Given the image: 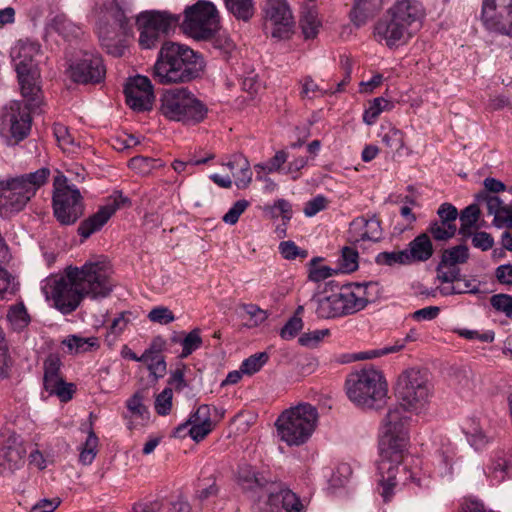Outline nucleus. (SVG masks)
I'll list each match as a JSON object with an SVG mask.
<instances>
[{
	"instance_id": "f257e3e1",
	"label": "nucleus",
	"mask_w": 512,
	"mask_h": 512,
	"mask_svg": "<svg viewBox=\"0 0 512 512\" xmlns=\"http://www.w3.org/2000/svg\"><path fill=\"white\" fill-rule=\"evenodd\" d=\"M397 395L400 403L389 408L379 431L383 453L396 458L409 446L411 417L408 413L420 416L428 412L434 396V386L427 372L411 368L399 376Z\"/></svg>"
},
{
	"instance_id": "f03ea898",
	"label": "nucleus",
	"mask_w": 512,
	"mask_h": 512,
	"mask_svg": "<svg viewBox=\"0 0 512 512\" xmlns=\"http://www.w3.org/2000/svg\"><path fill=\"white\" fill-rule=\"evenodd\" d=\"M111 269L104 260L89 261L82 267H68L62 276L47 280L43 292L64 314L71 313L84 297H106L112 289Z\"/></svg>"
},
{
	"instance_id": "7ed1b4c3",
	"label": "nucleus",
	"mask_w": 512,
	"mask_h": 512,
	"mask_svg": "<svg viewBox=\"0 0 512 512\" xmlns=\"http://www.w3.org/2000/svg\"><path fill=\"white\" fill-rule=\"evenodd\" d=\"M39 52V44L30 40H19L11 49L21 93L29 102L23 104L20 101H12L3 114V125L8 127L12 137L18 141L28 135L31 127L29 105L37 106L40 100V72L35 61Z\"/></svg>"
},
{
	"instance_id": "20e7f679",
	"label": "nucleus",
	"mask_w": 512,
	"mask_h": 512,
	"mask_svg": "<svg viewBox=\"0 0 512 512\" xmlns=\"http://www.w3.org/2000/svg\"><path fill=\"white\" fill-rule=\"evenodd\" d=\"M203 68L202 57L191 48L164 42L153 67V77L163 85L185 83L197 78Z\"/></svg>"
},
{
	"instance_id": "39448f33",
	"label": "nucleus",
	"mask_w": 512,
	"mask_h": 512,
	"mask_svg": "<svg viewBox=\"0 0 512 512\" xmlns=\"http://www.w3.org/2000/svg\"><path fill=\"white\" fill-rule=\"evenodd\" d=\"M50 176L41 168L14 177H0V216L10 217L23 211Z\"/></svg>"
},
{
	"instance_id": "423d86ee",
	"label": "nucleus",
	"mask_w": 512,
	"mask_h": 512,
	"mask_svg": "<svg viewBox=\"0 0 512 512\" xmlns=\"http://www.w3.org/2000/svg\"><path fill=\"white\" fill-rule=\"evenodd\" d=\"M319 318L330 319L354 314L368 303L366 289L360 284H349L338 289L325 288L311 300Z\"/></svg>"
},
{
	"instance_id": "0eeeda50",
	"label": "nucleus",
	"mask_w": 512,
	"mask_h": 512,
	"mask_svg": "<svg viewBox=\"0 0 512 512\" xmlns=\"http://www.w3.org/2000/svg\"><path fill=\"white\" fill-rule=\"evenodd\" d=\"M319 421L315 406L300 403L283 411L275 425L279 438L289 446H300L313 435Z\"/></svg>"
},
{
	"instance_id": "6e6552de",
	"label": "nucleus",
	"mask_w": 512,
	"mask_h": 512,
	"mask_svg": "<svg viewBox=\"0 0 512 512\" xmlns=\"http://www.w3.org/2000/svg\"><path fill=\"white\" fill-rule=\"evenodd\" d=\"M345 388L349 400L363 408L379 407L388 394L385 377L372 367L350 373L346 378Z\"/></svg>"
},
{
	"instance_id": "1a4fd4ad",
	"label": "nucleus",
	"mask_w": 512,
	"mask_h": 512,
	"mask_svg": "<svg viewBox=\"0 0 512 512\" xmlns=\"http://www.w3.org/2000/svg\"><path fill=\"white\" fill-rule=\"evenodd\" d=\"M160 102L161 114L172 121L197 124L207 116L206 105L184 87L166 90Z\"/></svg>"
},
{
	"instance_id": "9d476101",
	"label": "nucleus",
	"mask_w": 512,
	"mask_h": 512,
	"mask_svg": "<svg viewBox=\"0 0 512 512\" xmlns=\"http://www.w3.org/2000/svg\"><path fill=\"white\" fill-rule=\"evenodd\" d=\"M53 211L62 225L74 224L83 214L84 204L80 191L59 175L54 179Z\"/></svg>"
},
{
	"instance_id": "9b49d317",
	"label": "nucleus",
	"mask_w": 512,
	"mask_h": 512,
	"mask_svg": "<svg viewBox=\"0 0 512 512\" xmlns=\"http://www.w3.org/2000/svg\"><path fill=\"white\" fill-rule=\"evenodd\" d=\"M183 31L195 39H207L219 28L217 10L211 2L199 1L185 11Z\"/></svg>"
},
{
	"instance_id": "f8f14e48",
	"label": "nucleus",
	"mask_w": 512,
	"mask_h": 512,
	"mask_svg": "<svg viewBox=\"0 0 512 512\" xmlns=\"http://www.w3.org/2000/svg\"><path fill=\"white\" fill-rule=\"evenodd\" d=\"M179 22V16L167 12L151 11L137 17V26L140 31L139 45L143 49L156 46L161 36L169 34Z\"/></svg>"
},
{
	"instance_id": "ddd939ff",
	"label": "nucleus",
	"mask_w": 512,
	"mask_h": 512,
	"mask_svg": "<svg viewBox=\"0 0 512 512\" xmlns=\"http://www.w3.org/2000/svg\"><path fill=\"white\" fill-rule=\"evenodd\" d=\"M481 19L488 30L512 37V0H485Z\"/></svg>"
},
{
	"instance_id": "4468645a",
	"label": "nucleus",
	"mask_w": 512,
	"mask_h": 512,
	"mask_svg": "<svg viewBox=\"0 0 512 512\" xmlns=\"http://www.w3.org/2000/svg\"><path fill=\"white\" fill-rule=\"evenodd\" d=\"M266 27L277 39H286L293 28V16L286 0H267L265 8Z\"/></svg>"
},
{
	"instance_id": "2eb2a0df",
	"label": "nucleus",
	"mask_w": 512,
	"mask_h": 512,
	"mask_svg": "<svg viewBox=\"0 0 512 512\" xmlns=\"http://www.w3.org/2000/svg\"><path fill=\"white\" fill-rule=\"evenodd\" d=\"M379 451L381 456L379 464L381 478L379 480L378 492L382 496L384 502H388L394 495L395 487L398 484L397 474L399 473V464L403 461L404 456L408 451V447H405L403 451L399 453L397 458L392 455L386 456L381 448V434H379Z\"/></svg>"
},
{
	"instance_id": "dca6fc26",
	"label": "nucleus",
	"mask_w": 512,
	"mask_h": 512,
	"mask_svg": "<svg viewBox=\"0 0 512 512\" xmlns=\"http://www.w3.org/2000/svg\"><path fill=\"white\" fill-rule=\"evenodd\" d=\"M375 40L388 48H397L406 44L413 35L393 16L387 15L380 19L374 27Z\"/></svg>"
},
{
	"instance_id": "f3484780",
	"label": "nucleus",
	"mask_w": 512,
	"mask_h": 512,
	"mask_svg": "<svg viewBox=\"0 0 512 512\" xmlns=\"http://www.w3.org/2000/svg\"><path fill=\"white\" fill-rule=\"evenodd\" d=\"M127 105L135 111L149 110L154 100L151 81L146 76L130 78L124 89Z\"/></svg>"
},
{
	"instance_id": "a211bd4d",
	"label": "nucleus",
	"mask_w": 512,
	"mask_h": 512,
	"mask_svg": "<svg viewBox=\"0 0 512 512\" xmlns=\"http://www.w3.org/2000/svg\"><path fill=\"white\" fill-rule=\"evenodd\" d=\"M126 202L127 198L123 197L121 194L109 198L107 203L101 206L96 213L81 222L78 227V233L86 239L93 233L99 231Z\"/></svg>"
},
{
	"instance_id": "6ab92c4d",
	"label": "nucleus",
	"mask_w": 512,
	"mask_h": 512,
	"mask_svg": "<svg viewBox=\"0 0 512 512\" xmlns=\"http://www.w3.org/2000/svg\"><path fill=\"white\" fill-rule=\"evenodd\" d=\"M106 73L101 57L85 54L77 63L70 66V77L77 83H98L103 80Z\"/></svg>"
},
{
	"instance_id": "aec40b11",
	"label": "nucleus",
	"mask_w": 512,
	"mask_h": 512,
	"mask_svg": "<svg viewBox=\"0 0 512 512\" xmlns=\"http://www.w3.org/2000/svg\"><path fill=\"white\" fill-rule=\"evenodd\" d=\"M60 359L56 356H49L44 362V387L50 394L57 395L61 401H68L74 393V385L64 382L59 374Z\"/></svg>"
},
{
	"instance_id": "412c9836",
	"label": "nucleus",
	"mask_w": 512,
	"mask_h": 512,
	"mask_svg": "<svg viewBox=\"0 0 512 512\" xmlns=\"http://www.w3.org/2000/svg\"><path fill=\"white\" fill-rule=\"evenodd\" d=\"M388 13L412 35L420 29L424 17L422 5L415 0H400L388 10Z\"/></svg>"
},
{
	"instance_id": "4be33fe9",
	"label": "nucleus",
	"mask_w": 512,
	"mask_h": 512,
	"mask_svg": "<svg viewBox=\"0 0 512 512\" xmlns=\"http://www.w3.org/2000/svg\"><path fill=\"white\" fill-rule=\"evenodd\" d=\"M212 411L217 412L216 408H211L209 405H200L197 410L190 415L187 422L177 428V431L180 432L187 426H190L189 435L191 438L196 442L203 440L215 426L212 421Z\"/></svg>"
},
{
	"instance_id": "5701e85b",
	"label": "nucleus",
	"mask_w": 512,
	"mask_h": 512,
	"mask_svg": "<svg viewBox=\"0 0 512 512\" xmlns=\"http://www.w3.org/2000/svg\"><path fill=\"white\" fill-rule=\"evenodd\" d=\"M265 512H304L305 506L295 493L288 489L271 491Z\"/></svg>"
},
{
	"instance_id": "b1692460",
	"label": "nucleus",
	"mask_w": 512,
	"mask_h": 512,
	"mask_svg": "<svg viewBox=\"0 0 512 512\" xmlns=\"http://www.w3.org/2000/svg\"><path fill=\"white\" fill-rule=\"evenodd\" d=\"M26 449L16 438H9L0 447V472L13 471L24 464Z\"/></svg>"
},
{
	"instance_id": "393cba45",
	"label": "nucleus",
	"mask_w": 512,
	"mask_h": 512,
	"mask_svg": "<svg viewBox=\"0 0 512 512\" xmlns=\"http://www.w3.org/2000/svg\"><path fill=\"white\" fill-rule=\"evenodd\" d=\"M237 475L238 483L247 490L264 488L270 482V478L264 472L246 463L239 466Z\"/></svg>"
},
{
	"instance_id": "a878e982",
	"label": "nucleus",
	"mask_w": 512,
	"mask_h": 512,
	"mask_svg": "<svg viewBox=\"0 0 512 512\" xmlns=\"http://www.w3.org/2000/svg\"><path fill=\"white\" fill-rule=\"evenodd\" d=\"M405 250L410 264L425 262L431 258L434 252L431 239L426 233H422L414 238Z\"/></svg>"
},
{
	"instance_id": "bb28decb",
	"label": "nucleus",
	"mask_w": 512,
	"mask_h": 512,
	"mask_svg": "<svg viewBox=\"0 0 512 512\" xmlns=\"http://www.w3.org/2000/svg\"><path fill=\"white\" fill-rule=\"evenodd\" d=\"M509 460L504 452H496L490 456L484 468L486 477L492 484L502 483L508 476Z\"/></svg>"
},
{
	"instance_id": "cd10ccee",
	"label": "nucleus",
	"mask_w": 512,
	"mask_h": 512,
	"mask_svg": "<svg viewBox=\"0 0 512 512\" xmlns=\"http://www.w3.org/2000/svg\"><path fill=\"white\" fill-rule=\"evenodd\" d=\"M225 166L231 171L237 188L244 189L249 186L252 180V171L245 157L234 156Z\"/></svg>"
},
{
	"instance_id": "c85d7f7f",
	"label": "nucleus",
	"mask_w": 512,
	"mask_h": 512,
	"mask_svg": "<svg viewBox=\"0 0 512 512\" xmlns=\"http://www.w3.org/2000/svg\"><path fill=\"white\" fill-rule=\"evenodd\" d=\"M383 0H355L353 9L351 10V20L360 26L366 20L373 16L375 12L381 9Z\"/></svg>"
},
{
	"instance_id": "c756f323",
	"label": "nucleus",
	"mask_w": 512,
	"mask_h": 512,
	"mask_svg": "<svg viewBox=\"0 0 512 512\" xmlns=\"http://www.w3.org/2000/svg\"><path fill=\"white\" fill-rule=\"evenodd\" d=\"M352 227L360 231L357 240L378 241L382 235L380 221L375 217L370 219L357 218L352 222Z\"/></svg>"
},
{
	"instance_id": "7c9ffc66",
	"label": "nucleus",
	"mask_w": 512,
	"mask_h": 512,
	"mask_svg": "<svg viewBox=\"0 0 512 512\" xmlns=\"http://www.w3.org/2000/svg\"><path fill=\"white\" fill-rule=\"evenodd\" d=\"M126 5L125 0H97L96 9L106 12L115 20L123 32L126 31L127 19L122 7Z\"/></svg>"
},
{
	"instance_id": "2f4dec72",
	"label": "nucleus",
	"mask_w": 512,
	"mask_h": 512,
	"mask_svg": "<svg viewBox=\"0 0 512 512\" xmlns=\"http://www.w3.org/2000/svg\"><path fill=\"white\" fill-rule=\"evenodd\" d=\"M300 27L306 39H313L317 36L321 27V21L314 7H306L302 10Z\"/></svg>"
},
{
	"instance_id": "473e14b6",
	"label": "nucleus",
	"mask_w": 512,
	"mask_h": 512,
	"mask_svg": "<svg viewBox=\"0 0 512 512\" xmlns=\"http://www.w3.org/2000/svg\"><path fill=\"white\" fill-rule=\"evenodd\" d=\"M98 33L102 46L109 54L116 57L123 55L125 45L115 32L110 31L106 26H100Z\"/></svg>"
},
{
	"instance_id": "72a5a7b5",
	"label": "nucleus",
	"mask_w": 512,
	"mask_h": 512,
	"mask_svg": "<svg viewBox=\"0 0 512 512\" xmlns=\"http://www.w3.org/2000/svg\"><path fill=\"white\" fill-rule=\"evenodd\" d=\"M381 130L382 142L392 151L399 153L404 148V133L391 124L382 125Z\"/></svg>"
},
{
	"instance_id": "f704fd0d",
	"label": "nucleus",
	"mask_w": 512,
	"mask_h": 512,
	"mask_svg": "<svg viewBox=\"0 0 512 512\" xmlns=\"http://www.w3.org/2000/svg\"><path fill=\"white\" fill-rule=\"evenodd\" d=\"M53 133L56 138V141L59 147L67 153H74L79 143L76 141L75 137L70 133L68 127L63 124L56 123L53 127Z\"/></svg>"
},
{
	"instance_id": "c9c22d12",
	"label": "nucleus",
	"mask_w": 512,
	"mask_h": 512,
	"mask_svg": "<svg viewBox=\"0 0 512 512\" xmlns=\"http://www.w3.org/2000/svg\"><path fill=\"white\" fill-rule=\"evenodd\" d=\"M51 28L64 38H77L82 30L81 27L73 23L65 15L56 16L51 23Z\"/></svg>"
},
{
	"instance_id": "e433bc0d",
	"label": "nucleus",
	"mask_w": 512,
	"mask_h": 512,
	"mask_svg": "<svg viewBox=\"0 0 512 512\" xmlns=\"http://www.w3.org/2000/svg\"><path fill=\"white\" fill-rule=\"evenodd\" d=\"M226 8L237 19L248 21L254 15L253 0H224Z\"/></svg>"
},
{
	"instance_id": "4c0bfd02",
	"label": "nucleus",
	"mask_w": 512,
	"mask_h": 512,
	"mask_svg": "<svg viewBox=\"0 0 512 512\" xmlns=\"http://www.w3.org/2000/svg\"><path fill=\"white\" fill-rule=\"evenodd\" d=\"M469 258V250L465 245H458L444 250L440 265L454 267L465 263Z\"/></svg>"
},
{
	"instance_id": "58836bf2",
	"label": "nucleus",
	"mask_w": 512,
	"mask_h": 512,
	"mask_svg": "<svg viewBox=\"0 0 512 512\" xmlns=\"http://www.w3.org/2000/svg\"><path fill=\"white\" fill-rule=\"evenodd\" d=\"M7 320L14 330H22L28 326L30 316L22 303L11 306L7 313Z\"/></svg>"
},
{
	"instance_id": "ea45409f",
	"label": "nucleus",
	"mask_w": 512,
	"mask_h": 512,
	"mask_svg": "<svg viewBox=\"0 0 512 512\" xmlns=\"http://www.w3.org/2000/svg\"><path fill=\"white\" fill-rule=\"evenodd\" d=\"M63 344L67 346L69 351L74 353H84L99 346L98 340L95 337L82 338L75 335L63 340Z\"/></svg>"
},
{
	"instance_id": "a19ab883",
	"label": "nucleus",
	"mask_w": 512,
	"mask_h": 512,
	"mask_svg": "<svg viewBox=\"0 0 512 512\" xmlns=\"http://www.w3.org/2000/svg\"><path fill=\"white\" fill-rule=\"evenodd\" d=\"M161 166L159 160L144 156H136L129 161V167L142 176L149 175L152 170Z\"/></svg>"
},
{
	"instance_id": "79ce46f5",
	"label": "nucleus",
	"mask_w": 512,
	"mask_h": 512,
	"mask_svg": "<svg viewBox=\"0 0 512 512\" xmlns=\"http://www.w3.org/2000/svg\"><path fill=\"white\" fill-rule=\"evenodd\" d=\"M300 85V98L303 100H313L315 98L324 96L326 91L323 90L311 76H305L299 81Z\"/></svg>"
},
{
	"instance_id": "37998d69",
	"label": "nucleus",
	"mask_w": 512,
	"mask_h": 512,
	"mask_svg": "<svg viewBox=\"0 0 512 512\" xmlns=\"http://www.w3.org/2000/svg\"><path fill=\"white\" fill-rule=\"evenodd\" d=\"M375 261L379 265H387V266H393L396 264H399V265H409L410 264L406 250L381 252L376 256Z\"/></svg>"
},
{
	"instance_id": "c03bdc74",
	"label": "nucleus",
	"mask_w": 512,
	"mask_h": 512,
	"mask_svg": "<svg viewBox=\"0 0 512 512\" xmlns=\"http://www.w3.org/2000/svg\"><path fill=\"white\" fill-rule=\"evenodd\" d=\"M97 447L98 438L93 431H90L80 452V462L84 465L91 464L97 454Z\"/></svg>"
},
{
	"instance_id": "a18cd8bd",
	"label": "nucleus",
	"mask_w": 512,
	"mask_h": 512,
	"mask_svg": "<svg viewBox=\"0 0 512 512\" xmlns=\"http://www.w3.org/2000/svg\"><path fill=\"white\" fill-rule=\"evenodd\" d=\"M390 106L391 104L388 100L382 97L375 98L363 115L364 122L368 125H372L381 112L388 110Z\"/></svg>"
},
{
	"instance_id": "49530a36",
	"label": "nucleus",
	"mask_w": 512,
	"mask_h": 512,
	"mask_svg": "<svg viewBox=\"0 0 512 512\" xmlns=\"http://www.w3.org/2000/svg\"><path fill=\"white\" fill-rule=\"evenodd\" d=\"M268 358V354L265 352L256 353L242 362L240 370L244 374L252 375L264 366Z\"/></svg>"
},
{
	"instance_id": "de8ad7c7",
	"label": "nucleus",
	"mask_w": 512,
	"mask_h": 512,
	"mask_svg": "<svg viewBox=\"0 0 512 512\" xmlns=\"http://www.w3.org/2000/svg\"><path fill=\"white\" fill-rule=\"evenodd\" d=\"M480 215V210L477 205H470L466 207L460 215V232L466 235L470 229L477 223Z\"/></svg>"
},
{
	"instance_id": "09e8293b",
	"label": "nucleus",
	"mask_w": 512,
	"mask_h": 512,
	"mask_svg": "<svg viewBox=\"0 0 512 512\" xmlns=\"http://www.w3.org/2000/svg\"><path fill=\"white\" fill-rule=\"evenodd\" d=\"M339 266L342 272L350 273L358 268V252L351 247H344L339 258Z\"/></svg>"
},
{
	"instance_id": "8fccbe9b",
	"label": "nucleus",
	"mask_w": 512,
	"mask_h": 512,
	"mask_svg": "<svg viewBox=\"0 0 512 512\" xmlns=\"http://www.w3.org/2000/svg\"><path fill=\"white\" fill-rule=\"evenodd\" d=\"M182 352L180 357L186 358L192 354L195 350L201 347L202 338L200 335V329L196 328L189 332L181 342Z\"/></svg>"
},
{
	"instance_id": "3c124183",
	"label": "nucleus",
	"mask_w": 512,
	"mask_h": 512,
	"mask_svg": "<svg viewBox=\"0 0 512 512\" xmlns=\"http://www.w3.org/2000/svg\"><path fill=\"white\" fill-rule=\"evenodd\" d=\"M429 232L435 240L444 241L452 238L456 233V224L434 222L429 227Z\"/></svg>"
},
{
	"instance_id": "603ef678",
	"label": "nucleus",
	"mask_w": 512,
	"mask_h": 512,
	"mask_svg": "<svg viewBox=\"0 0 512 512\" xmlns=\"http://www.w3.org/2000/svg\"><path fill=\"white\" fill-rule=\"evenodd\" d=\"M148 319L151 322L166 325L173 322L175 320V316L168 307L157 306L149 312Z\"/></svg>"
},
{
	"instance_id": "864d4df0",
	"label": "nucleus",
	"mask_w": 512,
	"mask_h": 512,
	"mask_svg": "<svg viewBox=\"0 0 512 512\" xmlns=\"http://www.w3.org/2000/svg\"><path fill=\"white\" fill-rule=\"evenodd\" d=\"M330 335L329 329L313 330L302 334L299 343L306 347H316L325 337Z\"/></svg>"
},
{
	"instance_id": "5fc2aeb1",
	"label": "nucleus",
	"mask_w": 512,
	"mask_h": 512,
	"mask_svg": "<svg viewBox=\"0 0 512 512\" xmlns=\"http://www.w3.org/2000/svg\"><path fill=\"white\" fill-rule=\"evenodd\" d=\"M492 307L512 318V296L507 294H497L490 298Z\"/></svg>"
},
{
	"instance_id": "6e6d98bb",
	"label": "nucleus",
	"mask_w": 512,
	"mask_h": 512,
	"mask_svg": "<svg viewBox=\"0 0 512 512\" xmlns=\"http://www.w3.org/2000/svg\"><path fill=\"white\" fill-rule=\"evenodd\" d=\"M279 251L288 260H293L297 257L306 258L308 255L307 251L299 249L293 241H282L279 244Z\"/></svg>"
},
{
	"instance_id": "4d7b16f0",
	"label": "nucleus",
	"mask_w": 512,
	"mask_h": 512,
	"mask_svg": "<svg viewBox=\"0 0 512 512\" xmlns=\"http://www.w3.org/2000/svg\"><path fill=\"white\" fill-rule=\"evenodd\" d=\"M173 392L171 388H165L155 400V410L160 415H166L172 406Z\"/></svg>"
},
{
	"instance_id": "13d9d810",
	"label": "nucleus",
	"mask_w": 512,
	"mask_h": 512,
	"mask_svg": "<svg viewBox=\"0 0 512 512\" xmlns=\"http://www.w3.org/2000/svg\"><path fill=\"white\" fill-rule=\"evenodd\" d=\"M249 202L247 200H238L233 204V206L228 210V212L223 216V221L227 224L234 225L237 223L239 217L244 213V211L248 208Z\"/></svg>"
},
{
	"instance_id": "bf43d9fd",
	"label": "nucleus",
	"mask_w": 512,
	"mask_h": 512,
	"mask_svg": "<svg viewBox=\"0 0 512 512\" xmlns=\"http://www.w3.org/2000/svg\"><path fill=\"white\" fill-rule=\"evenodd\" d=\"M271 215L274 218L281 217L283 221L289 222L292 218V206L288 201L279 199L271 207Z\"/></svg>"
},
{
	"instance_id": "052dcab7",
	"label": "nucleus",
	"mask_w": 512,
	"mask_h": 512,
	"mask_svg": "<svg viewBox=\"0 0 512 512\" xmlns=\"http://www.w3.org/2000/svg\"><path fill=\"white\" fill-rule=\"evenodd\" d=\"M288 155L285 151H278L272 159L267 163V165L257 164L255 165V169L260 171H266L267 173H271L274 171H279L282 165L286 162Z\"/></svg>"
},
{
	"instance_id": "680f3d73",
	"label": "nucleus",
	"mask_w": 512,
	"mask_h": 512,
	"mask_svg": "<svg viewBox=\"0 0 512 512\" xmlns=\"http://www.w3.org/2000/svg\"><path fill=\"white\" fill-rule=\"evenodd\" d=\"M303 328V321L299 316H293L281 329L280 335L283 339L289 340L294 338Z\"/></svg>"
},
{
	"instance_id": "e2e57ef3",
	"label": "nucleus",
	"mask_w": 512,
	"mask_h": 512,
	"mask_svg": "<svg viewBox=\"0 0 512 512\" xmlns=\"http://www.w3.org/2000/svg\"><path fill=\"white\" fill-rule=\"evenodd\" d=\"M327 204L328 200L324 196L318 195L305 204L303 212L307 217H312L318 212L324 210L327 207Z\"/></svg>"
},
{
	"instance_id": "0e129e2a",
	"label": "nucleus",
	"mask_w": 512,
	"mask_h": 512,
	"mask_svg": "<svg viewBox=\"0 0 512 512\" xmlns=\"http://www.w3.org/2000/svg\"><path fill=\"white\" fill-rule=\"evenodd\" d=\"M493 224L497 228L512 229V202L501 208L496 219H493Z\"/></svg>"
},
{
	"instance_id": "69168bd1",
	"label": "nucleus",
	"mask_w": 512,
	"mask_h": 512,
	"mask_svg": "<svg viewBox=\"0 0 512 512\" xmlns=\"http://www.w3.org/2000/svg\"><path fill=\"white\" fill-rule=\"evenodd\" d=\"M440 308L437 306H427L422 309L416 310L410 314V317L417 321H431L438 317Z\"/></svg>"
},
{
	"instance_id": "338daca9",
	"label": "nucleus",
	"mask_w": 512,
	"mask_h": 512,
	"mask_svg": "<svg viewBox=\"0 0 512 512\" xmlns=\"http://www.w3.org/2000/svg\"><path fill=\"white\" fill-rule=\"evenodd\" d=\"M165 346H166V341L163 337H161V336L155 337L152 340L149 349H147L142 354L140 359H143V362H149L151 357L160 356V352L165 348Z\"/></svg>"
},
{
	"instance_id": "774afa93",
	"label": "nucleus",
	"mask_w": 512,
	"mask_h": 512,
	"mask_svg": "<svg viewBox=\"0 0 512 512\" xmlns=\"http://www.w3.org/2000/svg\"><path fill=\"white\" fill-rule=\"evenodd\" d=\"M332 275V270L328 266H317L316 259L311 261V267L309 270V279L314 282H320Z\"/></svg>"
}]
</instances>
